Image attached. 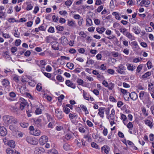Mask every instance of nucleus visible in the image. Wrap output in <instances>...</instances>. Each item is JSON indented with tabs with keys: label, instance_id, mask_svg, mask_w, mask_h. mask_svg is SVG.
I'll list each match as a JSON object with an SVG mask.
<instances>
[{
	"label": "nucleus",
	"instance_id": "obj_1",
	"mask_svg": "<svg viewBox=\"0 0 154 154\" xmlns=\"http://www.w3.org/2000/svg\"><path fill=\"white\" fill-rule=\"evenodd\" d=\"M3 120L5 124L6 125H8L12 123L16 124L17 122L16 119L13 116H4Z\"/></svg>",
	"mask_w": 154,
	"mask_h": 154
},
{
	"label": "nucleus",
	"instance_id": "obj_2",
	"mask_svg": "<svg viewBox=\"0 0 154 154\" xmlns=\"http://www.w3.org/2000/svg\"><path fill=\"white\" fill-rule=\"evenodd\" d=\"M105 113L106 115V118L109 121L115 119V110L112 109L111 111V113H109V108H107L105 110Z\"/></svg>",
	"mask_w": 154,
	"mask_h": 154
},
{
	"label": "nucleus",
	"instance_id": "obj_3",
	"mask_svg": "<svg viewBox=\"0 0 154 154\" xmlns=\"http://www.w3.org/2000/svg\"><path fill=\"white\" fill-rule=\"evenodd\" d=\"M20 109L23 110L24 109L25 107L26 106H28V103L26 102V101L23 98H21L20 99L19 101Z\"/></svg>",
	"mask_w": 154,
	"mask_h": 154
},
{
	"label": "nucleus",
	"instance_id": "obj_4",
	"mask_svg": "<svg viewBox=\"0 0 154 154\" xmlns=\"http://www.w3.org/2000/svg\"><path fill=\"white\" fill-rule=\"evenodd\" d=\"M27 141L29 143L33 145H35L38 143L37 141L35 138L28 137L26 138Z\"/></svg>",
	"mask_w": 154,
	"mask_h": 154
},
{
	"label": "nucleus",
	"instance_id": "obj_5",
	"mask_svg": "<svg viewBox=\"0 0 154 154\" xmlns=\"http://www.w3.org/2000/svg\"><path fill=\"white\" fill-rule=\"evenodd\" d=\"M48 140V137L45 135L42 136L39 139V143L41 145H43L46 143Z\"/></svg>",
	"mask_w": 154,
	"mask_h": 154
},
{
	"label": "nucleus",
	"instance_id": "obj_6",
	"mask_svg": "<svg viewBox=\"0 0 154 154\" xmlns=\"http://www.w3.org/2000/svg\"><path fill=\"white\" fill-rule=\"evenodd\" d=\"M118 69L116 71L121 74H125V72L124 71L125 70V67L122 64H120L118 66Z\"/></svg>",
	"mask_w": 154,
	"mask_h": 154
},
{
	"label": "nucleus",
	"instance_id": "obj_7",
	"mask_svg": "<svg viewBox=\"0 0 154 154\" xmlns=\"http://www.w3.org/2000/svg\"><path fill=\"white\" fill-rule=\"evenodd\" d=\"M55 111L56 117L59 119H62L63 117L62 112L59 111L58 109H55Z\"/></svg>",
	"mask_w": 154,
	"mask_h": 154
},
{
	"label": "nucleus",
	"instance_id": "obj_8",
	"mask_svg": "<svg viewBox=\"0 0 154 154\" xmlns=\"http://www.w3.org/2000/svg\"><path fill=\"white\" fill-rule=\"evenodd\" d=\"M7 133L6 128L4 127H0V135L2 136H5Z\"/></svg>",
	"mask_w": 154,
	"mask_h": 154
},
{
	"label": "nucleus",
	"instance_id": "obj_9",
	"mask_svg": "<svg viewBox=\"0 0 154 154\" xmlns=\"http://www.w3.org/2000/svg\"><path fill=\"white\" fill-rule=\"evenodd\" d=\"M65 84L68 86L71 87L73 89H75L76 87L75 84L73 83L72 82L69 80H66V81Z\"/></svg>",
	"mask_w": 154,
	"mask_h": 154
},
{
	"label": "nucleus",
	"instance_id": "obj_10",
	"mask_svg": "<svg viewBox=\"0 0 154 154\" xmlns=\"http://www.w3.org/2000/svg\"><path fill=\"white\" fill-rule=\"evenodd\" d=\"M101 150L102 152H104L106 154H108L109 151L110 150L109 147L106 145H104L101 148Z\"/></svg>",
	"mask_w": 154,
	"mask_h": 154
},
{
	"label": "nucleus",
	"instance_id": "obj_11",
	"mask_svg": "<svg viewBox=\"0 0 154 154\" xmlns=\"http://www.w3.org/2000/svg\"><path fill=\"white\" fill-rule=\"evenodd\" d=\"M129 95L131 98L133 100H136L138 98L137 94L134 92L131 93Z\"/></svg>",
	"mask_w": 154,
	"mask_h": 154
},
{
	"label": "nucleus",
	"instance_id": "obj_12",
	"mask_svg": "<svg viewBox=\"0 0 154 154\" xmlns=\"http://www.w3.org/2000/svg\"><path fill=\"white\" fill-rule=\"evenodd\" d=\"M105 109V108L101 107L98 109L99 112L98 113V114L102 118H103L104 117Z\"/></svg>",
	"mask_w": 154,
	"mask_h": 154
},
{
	"label": "nucleus",
	"instance_id": "obj_13",
	"mask_svg": "<svg viewBox=\"0 0 154 154\" xmlns=\"http://www.w3.org/2000/svg\"><path fill=\"white\" fill-rule=\"evenodd\" d=\"M125 35L131 41L134 40L135 39V37L128 32H127Z\"/></svg>",
	"mask_w": 154,
	"mask_h": 154
},
{
	"label": "nucleus",
	"instance_id": "obj_14",
	"mask_svg": "<svg viewBox=\"0 0 154 154\" xmlns=\"http://www.w3.org/2000/svg\"><path fill=\"white\" fill-rule=\"evenodd\" d=\"M148 90L150 92L154 91V85L152 83H149L148 85Z\"/></svg>",
	"mask_w": 154,
	"mask_h": 154
},
{
	"label": "nucleus",
	"instance_id": "obj_15",
	"mask_svg": "<svg viewBox=\"0 0 154 154\" xmlns=\"http://www.w3.org/2000/svg\"><path fill=\"white\" fill-rule=\"evenodd\" d=\"M72 138V135L69 134H66L64 136L62 137L64 141L70 140Z\"/></svg>",
	"mask_w": 154,
	"mask_h": 154
},
{
	"label": "nucleus",
	"instance_id": "obj_16",
	"mask_svg": "<svg viewBox=\"0 0 154 154\" xmlns=\"http://www.w3.org/2000/svg\"><path fill=\"white\" fill-rule=\"evenodd\" d=\"M145 124L147 125L151 128L152 126L153 125L152 122L148 119H146L144 121Z\"/></svg>",
	"mask_w": 154,
	"mask_h": 154
},
{
	"label": "nucleus",
	"instance_id": "obj_17",
	"mask_svg": "<svg viewBox=\"0 0 154 154\" xmlns=\"http://www.w3.org/2000/svg\"><path fill=\"white\" fill-rule=\"evenodd\" d=\"M41 121L42 119H38L35 121H34L35 124L37 125L38 127H40L42 126Z\"/></svg>",
	"mask_w": 154,
	"mask_h": 154
},
{
	"label": "nucleus",
	"instance_id": "obj_18",
	"mask_svg": "<svg viewBox=\"0 0 154 154\" xmlns=\"http://www.w3.org/2000/svg\"><path fill=\"white\" fill-rule=\"evenodd\" d=\"M8 145L10 147L12 148H14L15 146V142L13 140L9 141L8 142Z\"/></svg>",
	"mask_w": 154,
	"mask_h": 154
},
{
	"label": "nucleus",
	"instance_id": "obj_19",
	"mask_svg": "<svg viewBox=\"0 0 154 154\" xmlns=\"http://www.w3.org/2000/svg\"><path fill=\"white\" fill-rule=\"evenodd\" d=\"M92 25V20L89 18L88 17L86 19V25L88 26H90Z\"/></svg>",
	"mask_w": 154,
	"mask_h": 154
},
{
	"label": "nucleus",
	"instance_id": "obj_20",
	"mask_svg": "<svg viewBox=\"0 0 154 154\" xmlns=\"http://www.w3.org/2000/svg\"><path fill=\"white\" fill-rule=\"evenodd\" d=\"M106 30V29L104 27H101L100 28L99 27H97L96 29V30L99 33L102 34Z\"/></svg>",
	"mask_w": 154,
	"mask_h": 154
},
{
	"label": "nucleus",
	"instance_id": "obj_21",
	"mask_svg": "<svg viewBox=\"0 0 154 154\" xmlns=\"http://www.w3.org/2000/svg\"><path fill=\"white\" fill-rule=\"evenodd\" d=\"M44 149L41 147L36 148H35V152H38L39 154V153H41L42 152H44Z\"/></svg>",
	"mask_w": 154,
	"mask_h": 154
},
{
	"label": "nucleus",
	"instance_id": "obj_22",
	"mask_svg": "<svg viewBox=\"0 0 154 154\" xmlns=\"http://www.w3.org/2000/svg\"><path fill=\"white\" fill-rule=\"evenodd\" d=\"M2 84L3 86H6L9 85V82L8 80L6 79H4L2 81Z\"/></svg>",
	"mask_w": 154,
	"mask_h": 154
},
{
	"label": "nucleus",
	"instance_id": "obj_23",
	"mask_svg": "<svg viewBox=\"0 0 154 154\" xmlns=\"http://www.w3.org/2000/svg\"><path fill=\"white\" fill-rule=\"evenodd\" d=\"M6 152L7 154H14V150L10 149V148H8L6 149Z\"/></svg>",
	"mask_w": 154,
	"mask_h": 154
},
{
	"label": "nucleus",
	"instance_id": "obj_24",
	"mask_svg": "<svg viewBox=\"0 0 154 154\" xmlns=\"http://www.w3.org/2000/svg\"><path fill=\"white\" fill-rule=\"evenodd\" d=\"M83 96L84 98L85 99L89 101V98L87 92H86L84 90H83Z\"/></svg>",
	"mask_w": 154,
	"mask_h": 154
},
{
	"label": "nucleus",
	"instance_id": "obj_25",
	"mask_svg": "<svg viewBox=\"0 0 154 154\" xmlns=\"http://www.w3.org/2000/svg\"><path fill=\"white\" fill-rule=\"evenodd\" d=\"M63 147L65 150L68 151L70 149V146L68 143H66L63 145Z\"/></svg>",
	"mask_w": 154,
	"mask_h": 154
},
{
	"label": "nucleus",
	"instance_id": "obj_26",
	"mask_svg": "<svg viewBox=\"0 0 154 154\" xmlns=\"http://www.w3.org/2000/svg\"><path fill=\"white\" fill-rule=\"evenodd\" d=\"M68 23L69 26L72 27L75 26V22L73 20H68Z\"/></svg>",
	"mask_w": 154,
	"mask_h": 154
},
{
	"label": "nucleus",
	"instance_id": "obj_27",
	"mask_svg": "<svg viewBox=\"0 0 154 154\" xmlns=\"http://www.w3.org/2000/svg\"><path fill=\"white\" fill-rule=\"evenodd\" d=\"M49 154H58V151L54 149H52L48 151Z\"/></svg>",
	"mask_w": 154,
	"mask_h": 154
},
{
	"label": "nucleus",
	"instance_id": "obj_28",
	"mask_svg": "<svg viewBox=\"0 0 154 154\" xmlns=\"http://www.w3.org/2000/svg\"><path fill=\"white\" fill-rule=\"evenodd\" d=\"M151 73L150 72H148L145 73L142 76V77L143 79H145L150 75Z\"/></svg>",
	"mask_w": 154,
	"mask_h": 154
},
{
	"label": "nucleus",
	"instance_id": "obj_29",
	"mask_svg": "<svg viewBox=\"0 0 154 154\" xmlns=\"http://www.w3.org/2000/svg\"><path fill=\"white\" fill-rule=\"evenodd\" d=\"M112 14L113 15L115 16L116 19L117 20H119L120 19V14L117 13V12H114L112 13Z\"/></svg>",
	"mask_w": 154,
	"mask_h": 154
},
{
	"label": "nucleus",
	"instance_id": "obj_30",
	"mask_svg": "<svg viewBox=\"0 0 154 154\" xmlns=\"http://www.w3.org/2000/svg\"><path fill=\"white\" fill-rule=\"evenodd\" d=\"M66 66L68 68L72 69L73 68L74 65L72 63H68L66 64Z\"/></svg>",
	"mask_w": 154,
	"mask_h": 154
},
{
	"label": "nucleus",
	"instance_id": "obj_31",
	"mask_svg": "<svg viewBox=\"0 0 154 154\" xmlns=\"http://www.w3.org/2000/svg\"><path fill=\"white\" fill-rule=\"evenodd\" d=\"M142 111L143 115L145 116H148V113L147 112L146 109L144 107L142 108Z\"/></svg>",
	"mask_w": 154,
	"mask_h": 154
},
{
	"label": "nucleus",
	"instance_id": "obj_32",
	"mask_svg": "<svg viewBox=\"0 0 154 154\" xmlns=\"http://www.w3.org/2000/svg\"><path fill=\"white\" fill-rule=\"evenodd\" d=\"M46 115L49 122H52L53 120V119L52 117L48 113H46Z\"/></svg>",
	"mask_w": 154,
	"mask_h": 154
},
{
	"label": "nucleus",
	"instance_id": "obj_33",
	"mask_svg": "<svg viewBox=\"0 0 154 154\" xmlns=\"http://www.w3.org/2000/svg\"><path fill=\"white\" fill-rule=\"evenodd\" d=\"M145 93V91H140L139 94V96L140 99L141 100L143 99V97H144V96Z\"/></svg>",
	"mask_w": 154,
	"mask_h": 154
},
{
	"label": "nucleus",
	"instance_id": "obj_34",
	"mask_svg": "<svg viewBox=\"0 0 154 154\" xmlns=\"http://www.w3.org/2000/svg\"><path fill=\"white\" fill-rule=\"evenodd\" d=\"M114 84L112 83H109L108 85V87L109 90H112L114 87Z\"/></svg>",
	"mask_w": 154,
	"mask_h": 154
},
{
	"label": "nucleus",
	"instance_id": "obj_35",
	"mask_svg": "<svg viewBox=\"0 0 154 154\" xmlns=\"http://www.w3.org/2000/svg\"><path fill=\"white\" fill-rule=\"evenodd\" d=\"M41 133V131L39 130H36L33 131L32 134L35 136H38L40 135Z\"/></svg>",
	"mask_w": 154,
	"mask_h": 154
},
{
	"label": "nucleus",
	"instance_id": "obj_36",
	"mask_svg": "<svg viewBox=\"0 0 154 154\" xmlns=\"http://www.w3.org/2000/svg\"><path fill=\"white\" fill-rule=\"evenodd\" d=\"M119 30L120 32H122L124 35H125V34L127 33L126 32L127 29L124 28H121L119 29Z\"/></svg>",
	"mask_w": 154,
	"mask_h": 154
},
{
	"label": "nucleus",
	"instance_id": "obj_37",
	"mask_svg": "<svg viewBox=\"0 0 154 154\" xmlns=\"http://www.w3.org/2000/svg\"><path fill=\"white\" fill-rule=\"evenodd\" d=\"M128 65L127 66V69L129 70L133 71L134 70V67L133 66L131 65L130 64L128 63L127 65Z\"/></svg>",
	"mask_w": 154,
	"mask_h": 154
},
{
	"label": "nucleus",
	"instance_id": "obj_38",
	"mask_svg": "<svg viewBox=\"0 0 154 154\" xmlns=\"http://www.w3.org/2000/svg\"><path fill=\"white\" fill-rule=\"evenodd\" d=\"M133 29L134 30V33L137 34H138L140 32V30H139L137 27L136 26L134 27L133 28Z\"/></svg>",
	"mask_w": 154,
	"mask_h": 154
},
{
	"label": "nucleus",
	"instance_id": "obj_39",
	"mask_svg": "<svg viewBox=\"0 0 154 154\" xmlns=\"http://www.w3.org/2000/svg\"><path fill=\"white\" fill-rule=\"evenodd\" d=\"M77 82L79 85H82L84 83L83 81L80 79L78 78L77 80Z\"/></svg>",
	"mask_w": 154,
	"mask_h": 154
},
{
	"label": "nucleus",
	"instance_id": "obj_40",
	"mask_svg": "<svg viewBox=\"0 0 154 154\" xmlns=\"http://www.w3.org/2000/svg\"><path fill=\"white\" fill-rule=\"evenodd\" d=\"M91 146L92 147H93L95 148L96 149H99V146L97 145V144L94 142L91 143Z\"/></svg>",
	"mask_w": 154,
	"mask_h": 154
},
{
	"label": "nucleus",
	"instance_id": "obj_41",
	"mask_svg": "<svg viewBox=\"0 0 154 154\" xmlns=\"http://www.w3.org/2000/svg\"><path fill=\"white\" fill-rule=\"evenodd\" d=\"M130 94L128 92V94H125L124 95V97L125 100H128L129 99V97H130Z\"/></svg>",
	"mask_w": 154,
	"mask_h": 154
},
{
	"label": "nucleus",
	"instance_id": "obj_42",
	"mask_svg": "<svg viewBox=\"0 0 154 154\" xmlns=\"http://www.w3.org/2000/svg\"><path fill=\"white\" fill-rule=\"evenodd\" d=\"M56 79L57 80L60 82H62L63 81V79L62 76L60 75H58L56 76Z\"/></svg>",
	"mask_w": 154,
	"mask_h": 154
},
{
	"label": "nucleus",
	"instance_id": "obj_43",
	"mask_svg": "<svg viewBox=\"0 0 154 154\" xmlns=\"http://www.w3.org/2000/svg\"><path fill=\"white\" fill-rule=\"evenodd\" d=\"M113 26L114 28H116L118 29L120 28V26L119 23H115L113 24Z\"/></svg>",
	"mask_w": 154,
	"mask_h": 154
},
{
	"label": "nucleus",
	"instance_id": "obj_44",
	"mask_svg": "<svg viewBox=\"0 0 154 154\" xmlns=\"http://www.w3.org/2000/svg\"><path fill=\"white\" fill-rule=\"evenodd\" d=\"M57 29L60 31H63L64 29V28L62 26H57L56 27Z\"/></svg>",
	"mask_w": 154,
	"mask_h": 154
},
{
	"label": "nucleus",
	"instance_id": "obj_45",
	"mask_svg": "<svg viewBox=\"0 0 154 154\" xmlns=\"http://www.w3.org/2000/svg\"><path fill=\"white\" fill-rule=\"evenodd\" d=\"M85 138L88 139V141L91 142V138L90 136L88 134L85 135L84 137Z\"/></svg>",
	"mask_w": 154,
	"mask_h": 154
},
{
	"label": "nucleus",
	"instance_id": "obj_46",
	"mask_svg": "<svg viewBox=\"0 0 154 154\" xmlns=\"http://www.w3.org/2000/svg\"><path fill=\"white\" fill-rule=\"evenodd\" d=\"M36 88L38 91H40L42 89V86H41V84L39 83L37 84L36 85Z\"/></svg>",
	"mask_w": 154,
	"mask_h": 154
},
{
	"label": "nucleus",
	"instance_id": "obj_47",
	"mask_svg": "<svg viewBox=\"0 0 154 154\" xmlns=\"http://www.w3.org/2000/svg\"><path fill=\"white\" fill-rule=\"evenodd\" d=\"M146 65L148 69H150L152 67V63L150 61H149L147 62Z\"/></svg>",
	"mask_w": 154,
	"mask_h": 154
},
{
	"label": "nucleus",
	"instance_id": "obj_48",
	"mask_svg": "<svg viewBox=\"0 0 154 154\" xmlns=\"http://www.w3.org/2000/svg\"><path fill=\"white\" fill-rule=\"evenodd\" d=\"M33 8V6L30 3H28L27 4L26 9L28 10H31Z\"/></svg>",
	"mask_w": 154,
	"mask_h": 154
},
{
	"label": "nucleus",
	"instance_id": "obj_49",
	"mask_svg": "<svg viewBox=\"0 0 154 154\" xmlns=\"http://www.w3.org/2000/svg\"><path fill=\"white\" fill-rule=\"evenodd\" d=\"M26 89V87H21L20 88V92L22 94L24 93L25 91V89Z\"/></svg>",
	"mask_w": 154,
	"mask_h": 154
},
{
	"label": "nucleus",
	"instance_id": "obj_50",
	"mask_svg": "<svg viewBox=\"0 0 154 154\" xmlns=\"http://www.w3.org/2000/svg\"><path fill=\"white\" fill-rule=\"evenodd\" d=\"M142 65L140 64L138 66L137 69V72H140L142 68Z\"/></svg>",
	"mask_w": 154,
	"mask_h": 154
},
{
	"label": "nucleus",
	"instance_id": "obj_51",
	"mask_svg": "<svg viewBox=\"0 0 154 154\" xmlns=\"http://www.w3.org/2000/svg\"><path fill=\"white\" fill-rule=\"evenodd\" d=\"M64 98V96L63 94L61 95L58 98V100L60 102H61L62 100H63Z\"/></svg>",
	"mask_w": 154,
	"mask_h": 154
},
{
	"label": "nucleus",
	"instance_id": "obj_52",
	"mask_svg": "<svg viewBox=\"0 0 154 154\" xmlns=\"http://www.w3.org/2000/svg\"><path fill=\"white\" fill-rule=\"evenodd\" d=\"M133 125L132 122H129L127 125V127L130 129L131 130L133 127Z\"/></svg>",
	"mask_w": 154,
	"mask_h": 154
},
{
	"label": "nucleus",
	"instance_id": "obj_53",
	"mask_svg": "<svg viewBox=\"0 0 154 154\" xmlns=\"http://www.w3.org/2000/svg\"><path fill=\"white\" fill-rule=\"evenodd\" d=\"M131 44L133 46H134L135 48H137L138 47L137 42L136 41L132 42Z\"/></svg>",
	"mask_w": 154,
	"mask_h": 154
},
{
	"label": "nucleus",
	"instance_id": "obj_54",
	"mask_svg": "<svg viewBox=\"0 0 154 154\" xmlns=\"http://www.w3.org/2000/svg\"><path fill=\"white\" fill-rule=\"evenodd\" d=\"M21 41L20 39H17L15 41V45L16 46H19L21 43Z\"/></svg>",
	"mask_w": 154,
	"mask_h": 154
},
{
	"label": "nucleus",
	"instance_id": "obj_55",
	"mask_svg": "<svg viewBox=\"0 0 154 154\" xmlns=\"http://www.w3.org/2000/svg\"><path fill=\"white\" fill-rule=\"evenodd\" d=\"M103 133L105 136H106L107 135L108 130L107 128L104 127V129L103 131Z\"/></svg>",
	"mask_w": 154,
	"mask_h": 154
},
{
	"label": "nucleus",
	"instance_id": "obj_56",
	"mask_svg": "<svg viewBox=\"0 0 154 154\" xmlns=\"http://www.w3.org/2000/svg\"><path fill=\"white\" fill-rule=\"evenodd\" d=\"M43 73L44 75L48 77V78H50L51 77V74L49 73H47L46 72H42Z\"/></svg>",
	"mask_w": 154,
	"mask_h": 154
},
{
	"label": "nucleus",
	"instance_id": "obj_57",
	"mask_svg": "<svg viewBox=\"0 0 154 154\" xmlns=\"http://www.w3.org/2000/svg\"><path fill=\"white\" fill-rule=\"evenodd\" d=\"M72 2L71 0H68L66 1L65 4L67 6H70L72 4Z\"/></svg>",
	"mask_w": 154,
	"mask_h": 154
},
{
	"label": "nucleus",
	"instance_id": "obj_58",
	"mask_svg": "<svg viewBox=\"0 0 154 154\" xmlns=\"http://www.w3.org/2000/svg\"><path fill=\"white\" fill-rule=\"evenodd\" d=\"M20 32H18V30H15V32L14 33V36L15 37H17V38H19L20 37Z\"/></svg>",
	"mask_w": 154,
	"mask_h": 154
},
{
	"label": "nucleus",
	"instance_id": "obj_59",
	"mask_svg": "<svg viewBox=\"0 0 154 154\" xmlns=\"http://www.w3.org/2000/svg\"><path fill=\"white\" fill-rule=\"evenodd\" d=\"M120 90L121 92L124 95L125 94H128V92L126 90L122 89L120 88Z\"/></svg>",
	"mask_w": 154,
	"mask_h": 154
},
{
	"label": "nucleus",
	"instance_id": "obj_60",
	"mask_svg": "<svg viewBox=\"0 0 154 154\" xmlns=\"http://www.w3.org/2000/svg\"><path fill=\"white\" fill-rule=\"evenodd\" d=\"M48 31L51 33H54V28L53 27L50 26L48 29Z\"/></svg>",
	"mask_w": 154,
	"mask_h": 154
},
{
	"label": "nucleus",
	"instance_id": "obj_61",
	"mask_svg": "<svg viewBox=\"0 0 154 154\" xmlns=\"http://www.w3.org/2000/svg\"><path fill=\"white\" fill-rule=\"evenodd\" d=\"M121 119L123 120V122L124 123V122L127 119V117L124 114H122L121 115Z\"/></svg>",
	"mask_w": 154,
	"mask_h": 154
},
{
	"label": "nucleus",
	"instance_id": "obj_62",
	"mask_svg": "<svg viewBox=\"0 0 154 154\" xmlns=\"http://www.w3.org/2000/svg\"><path fill=\"white\" fill-rule=\"evenodd\" d=\"M77 116L76 115L73 114L72 113H70L69 115V118L72 119L74 118Z\"/></svg>",
	"mask_w": 154,
	"mask_h": 154
},
{
	"label": "nucleus",
	"instance_id": "obj_63",
	"mask_svg": "<svg viewBox=\"0 0 154 154\" xmlns=\"http://www.w3.org/2000/svg\"><path fill=\"white\" fill-rule=\"evenodd\" d=\"M35 112L36 114H39L41 113V109L40 108H38L36 109Z\"/></svg>",
	"mask_w": 154,
	"mask_h": 154
},
{
	"label": "nucleus",
	"instance_id": "obj_64",
	"mask_svg": "<svg viewBox=\"0 0 154 154\" xmlns=\"http://www.w3.org/2000/svg\"><path fill=\"white\" fill-rule=\"evenodd\" d=\"M9 96L12 98L15 97L16 96V95L14 92L12 91L9 94Z\"/></svg>",
	"mask_w": 154,
	"mask_h": 154
}]
</instances>
